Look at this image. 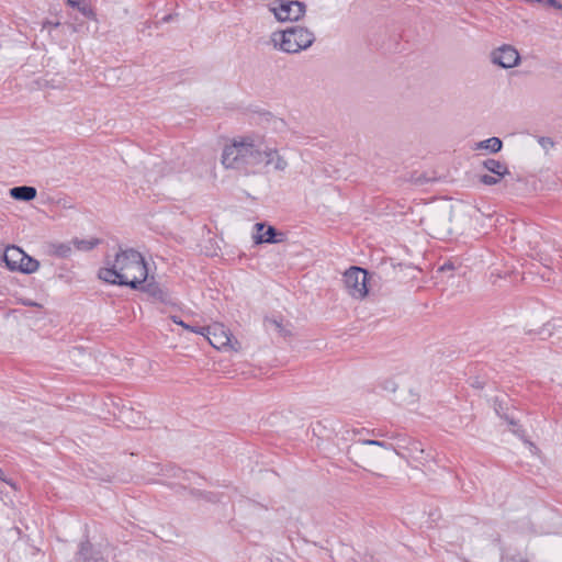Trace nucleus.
I'll list each match as a JSON object with an SVG mask.
<instances>
[{
  "mask_svg": "<svg viewBox=\"0 0 562 562\" xmlns=\"http://www.w3.org/2000/svg\"><path fill=\"white\" fill-rule=\"evenodd\" d=\"M543 4L548 7H552L557 10H562V3L558 0H543Z\"/></svg>",
  "mask_w": 562,
  "mask_h": 562,
  "instance_id": "24",
  "label": "nucleus"
},
{
  "mask_svg": "<svg viewBox=\"0 0 562 562\" xmlns=\"http://www.w3.org/2000/svg\"><path fill=\"white\" fill-rule=\"evenodd\" d=\"M207 330H202L200 335L207 338L209 342L216 349L231 346L232 334L223 325L215 324L212 326H203Z\"/></svg>",
  "mask_w": 562,
  "mask_h": 562,
  "instance_id": "7",
  "label": "nucleus"
},
{
  "mask_svg": "<svg viewBox=\"0 0 562 562\" xmlns=\"http://www.w3.org/2000/svg\"><path fill=\"white\" fill-rule=\"evenodd\" d=\"M36 189L30 186H20L10 189V195L20 201H32L36 196Z\"/></svg>",
  "mask_w": 562,
  "mask_h": 562,
  "instance_id": "13",
  "label": "nucleus"
},
{
  "mask_svg": "<svg viewBox=\"0 0 562 562\" xmlns=\"http://www.w3.org/2000/svg\"><path fill=\"white\" fill-rule=\"evenodd\" d=\"M263 142L254 136H237L223 148L222 164L244 176L259 175Z\"/></svg>",
  "mask_w": 562,
  "mask_h": 562,
  "instance_id": "2",
  "label": "nucleus"
},
{
  "mask_svg": "<svg viewBox=\"0 0 562 562\" xmlns=\"http://www.w3.org/2000/svg\"><path fill=\"white\" fill-rule=\"evenodd\" d=\"M503 177H498V176H491V175H482L480 176L479 180L481 183L485 184V186H494V184H497L501 179Z\"/></svg>",
  "mask_w": 562,
  "mask_h": 562,
  "instance_id": "21",
  "label": "nucleus"
},
{
  "mask_svg": "<svg viewBox=\"0 0 562 562\" xmlns=\"http://www.w3.org/2000/svg\"><path fill=\"white\" fill-rule=\"evenodd\" d=\"M483 167L492 172L495 176L498 177H505L506 175H509V170L507 166L499 160L490 158L483 161Z\"/></svg>",
  "mask_w": 562,
  "mask_h": 562,
  "instance_id": "15",
  "label": "nucleus"
},
{
  "mask_svg": "<svg viewBox=\"0 0 562 562\" xmlns=\"http://www.w3.org/2000/svg\"><path fill=\"white\" fill-rule=\"evenodd\" d=\"M0 481L5 482V483H8L10 485H13L10 481H8L5 479L4 473H3V471L1 469H0Z\"/></svg>",
  "mask_w": 562,
  "mask_h": 562,
  "instance_id": "28",
  "label": "nucleus"
},
{
  "mask_svg": "<svg viewBox=\"0 0 562 562\" xmlns=\"http://www.w3.org/2000/svg\"><path fill=\"white\" fill-rule=\"evenodd\" d=\"M171 321L177 324V325H180L182 326L184 329L189 330V331H192V333H195V334H199L202 333V330H207L206 328L204 327H200V326H191L187 323H184L179 316H176V315H172L171 316Z\"/></svg>",
  "mask_w": 562,
  "mask_h": 562,
  "instance_id": "20",
  "label": "nucleus"
},
{
  "mask_svg": "<svg viewBox=\"0 0 562 562\" xmlns=\"http://www.w3.org/2000/svg\"><path fill=\"white\" fill-rule=\"evenodd\" d=\"M452 269H453V265L452 263H445L443 266L440 267L441 271L452 270Z\"/></svg>",
  "mask_w": 562,
  "mask_h": 562,
  "instance_id": "27",
  "label": "nucleus"
},
{
  "mask_svg": "<svg viewBox=\"0 0 562 562\" xmlns=\"http://www.w3.org/2000/svg\"><path fill=\"white\" fill-rule=\"evenodd\" d=\"M514 562H529L527 559H524V558H519V559H514Z\"/></svg>",
  "mask_w": 562,
  "mask_h": 562,
  "instance_id": "30",
  "label": "nucleus"
},
{
  "mask_svg": "<svg viewBox=\"0 0 562 562\" xmlns=\"http://www.w3.org/2000/svg\"><path fill=\"white\" fill-rule=\"evenodd\" d=\"M23 258L24 251L16 246H8L3 252L5 266L11 271H18Z\"/></svg>",
  "mask_w": 562,
  "mask_h": 562,
  "instance_id": "12",
  "label": "nucleus"
},
{
  "mask_svg": "<svg viewBox=\"0 0 562 562\" xmlns=\"http://www.w3.org/2000/svg\"><path fill=\"white\" fill-rule=\"evenodd\" d=\"M38 268H40V262L36 259H34L33 257H31L24 252V258H23L18 271L30 274V273L37 271Z\"/></svg>",
  "mask_w": 562,
  "mask_h": 562,
  "instance_id": "17",
  "label": "nucleus"
},
{
  "mask_svg": "<svg viewBox=\"0 0 562 562\" xmlns=\"http://www.w3.org/2000/svg\"><path fill=\"white\" fill-rule=\"evenodd\" d=\"M367 446L381 447L386 450H392L397 456H400V452L394 448V446L386 441L373 439L359 440L348 448V456L350 460L355 462V464L362 468H364V465L372 464L373 460L378 457L375 453L368 451L366 448Z\"/></svg>",
  "mask_w": 562,
  "mask_h": 562,
  "instance_id": "4",
  "label": "nucleus"
},
{
  "mask_svg": "<svg viewBox=\"0 0 562 562\" xmlns=\"http://www.w3.org/2000/svg\"><path fill=\"white\" fill-rule=\"evenodd\" d=\"M53 252L54 255L60 257V258H67L71 255V245L70 244H65V243H60V244H56V245H53Z\"/></svg>",
  "mask_w": 562,
  "mask_h": 562,
  "instance_id": "19",
  "label": "nucleus"
},
{
  "mask_svg": "<svg viewBox=\"0 0 562 562\" xmlns=\"http://www.w3.org/2000/svg\"><path fill=\"white\" fill-rule=\"evenodd\" d=\"M255 227L258 232L254 236L256 244H262V243L279 244V243H283L285 240V234L278 232L273 226H268L263 233H261L266 227V225L263 223H257L255 225Z\"/></svg>",
  "mask_w": 562,
  "mask_h": 562,
  "instance_id": "10",
  "label": "nucleus"
},
{
  "mask_svg": "<svg viewBox=\"0 0 562 562\" xmlns=\"http://www.w3.org/2000/svg\"><path fill=\"white\" fill-rule=\"evenodd\" d=\"M347 293L355 300H363L368 293V271L360 267H350L344 273Z\"/></svg>",
  "mask_w": 562,
  "mask_h": 562,
  "instance_id": "5",
  "label": "nucleus"
},
{
  "mask_svg": "<svg viewBox=\"0 0 562 562\" xmlns=\"http://www.w3.org/2000/svg\"><path fill=\"white\" fill-rule=\"evenodd\" d=\"M98 277L104 282L139 289L148 278L144 257L135 249H120L113 261L99 270Z\"/></svg>",
  "mask_w": 562,
  "mask_h": 562,
  "instance_id": "1",
  "label": "nucleus"
},
{
  "mask_svg": "<svg viewBox=\"0 0 562 562\" xmlns=\"http://www.w3.org/2000/svg\"><path fill=\"white\" fill-rule=\"evenodd\" d=\"M261 165H260V173L263 172L266 168L272 166L276 171H284L288 168V161L283 156H281L277 148L269 147L267 145H262L261 149Z\"/></svg>",
  "mask_w": 562,
  "mask_h": 562,
  "instance_id": "9",
  "label": "nucleus"
},
{
  "mask_svg": "<svg viewBox=\"0 0 562 562\" xmlns=\"http://www.w3.org/2000/svg\"><path fill=\"white\" fill-rule=\"evenodd\" d=\"M23 304L26 306H40L37 303L32 301H23Z\"/></svg>",
  "mask_w": 562,
  "mask_h": 562,
  "instance_id": "29",
  "label": "nucleus"
},
{
  "mask_svg": "<svg viewBox=\"0 0 562 562\" xmlns=\"http://www.w3.org/2000/svg\"><path fill=\"white\" fill-rule=\"evenodd\" d=\"M100 240L98 238L92 239H79L75 238L72 239L71 244L78 249L88 251L93 249L97 245H99Z\"/></svg>",
  "mask_w": 562,
  "mask_h": 562,
  "instance_id": "18",
  "label": "nucleus"
},
{
  "mask_svg": "<svg viewBox=\"0 0 562 562\" xmlns=\"http://www.w3.org/2000/svg\"><path fill=\"white\" fill-rule=\"evenodd\" d=\"M519 59L517 49L510 45H502L491 53L492 63L502 68H513L519 63Z\"/></svg>",
  "mask_w": 562,
  "mask_h": 562,
  "instance_id": "8",
  "label": "nucleus"
},
{
  "mask_svg": "<svg viewBox=\"0 0 562 562\" xmlns=\"http://www.w3.org/2000/svg\"><path fill=\"white\" fill-rule=\"evenodd\" d=\"M538 143L546 151H549L554 146V142L551 137L541 136L538 138Z\"/></svg>",
  "mask_w": 562,
  "mask_h": 562,
  "instance_id": "22",
  "label": "nucleus"
},
{
  "mask_svg": "<svg viewBox=\"0 0 562 562\" xmlns=\"http://www.w3.org/2000/svg\"><path fill=\"white\" fill-rule=\"evenodd\" d=\"M305 4L300 1H282L272 8L276 19L280 22L297 21L305 14Z\"/></svg>",
  "mask_w": 562,
  "mask_h": 562,
  "instance_id": "6",
  "label": "nucleus"
},
{
  "mask_svg": "<svg viewBox=\"0 0 562 562\" xmlns=\"http://www.w3.org/2000/svg\"><path fill=\"white\" fill-rule=\"evenodd\" d=\"M138 290L148 293L149 295L154 296L155 299L161 302L167 301V293L154 281L147 282L146 280Z\"/></svg>",
  "mask_w": 562,
  "mask_h": 562,
  "instance_id": "14",
  "label": "nucleus"
},
{
  "mask_svg": "<svg viewBox=\"0 0 562 562\" xmlns=\"http://www.w3.org/2000/svg\"><path fill=\"white\" fill-rule=\"evenodd\" d=\"M265 323H269V324H272L280 333H283V327L281 325V323L277 319H271V318H266L265 319Z\"/></svg>",
  "mask_w": 562,
  "mask_h": 562,
  "instance_id": "26",
  "label": "nucleus"
},
{
  "mask_svg": "<svg viewBox=\"0 0 562 562\" xmlns=\"http://www.w3.org/2000/svg\"><path fill=\"white\" fill-rule=\"evenodd\" d=\"M200 495L207 502H217L218 498L215 494L211 493V492H207V493H200Z\"/></svg>",
  "mask_w": 562,
  "mask_h": 562,
  "instance_id": "25",
  "label": "nucleus"
},
{
  "mask_svg": "<svg viewBox=\"0 0 562 562\" xmlns=\"http://www.w3.org/2000/svg\"><path fill=\"white\" fill-rule=\"evenodd\" d=\"M169 20H170V15H167V16L164 18L165 22H168Z\"/></svg>",
  "mask_w": 562,
  "mask_h": 562,
  "instance_id": "31",
  "label": "nucleus"
},
{
  "mask_svg": "<svg viewBox=\"0 0 562 562\" xmlns=\"http://www.w3.org/2000/svg\"><path fill=\"white\" fill-rule=\"evenodd\" d=\"M314 41V33L302 26H291L271 34L273 47L286 54H296L307 49Z\"/></svg>",
  "mask_w": 562,
  "mask_h": 562,
  "instance_id": "3",
  "label": "nucleus"
},
{
  "mask_svg": "<svg viewBox=\"0 0 562 562\" xmlns=\"http://www.w3.org/2000/svg\"><path fill=\"white\" fill-rule=\"evenodd\" d=\"M503 147V142L498 137H491L485 140H481L475 145V149H485L492 154L498 153Z\"/></svg>",
  "mask_w": 562,
  "mask_h": 562,
  "instance_id": "16",
  "label": "nucleus"
},
{
  "mask_svg": "<svg viewBox=\"0 0 562 562\" xmlns=\"http://www.w3.org/2000/svg\"><path fill=\"white\" fill-rule=\"evenodd\" d=\"M535 2L543 3V0H533Z\"/></svg>",
  "mask_w": 562,
  "mask_h": 562,
  "instance_id": "33",
  "label": "nucleus"
},
{
  "mask_svg": "<svg viewBox=\"0 0 562 562\" xmlns=\"http://www.w3.org/2000/svg\"><path fill=\"white\" fill-rule=\"evenodd\" d=\"M76 560L77 562H106L102 553L88 540L80 543Z\"/></svg>",
  "mask_w": 562,
  "mask_h": 562,
  "instance_id": "11",
  "label": "nucleus"
},
{
  "mask_svg": "<svg viewBox=\"0 0 562 562\" xmlns=\"http://www.w3.org/2000/svg\"><path fill=\"white\" fill-rule=\"evenodd\" d=\"M417 445H418L417 442H413V446L415 449H417Z\"/></svg>",
  "mask_w": 562,
  "mask_h": 562,
  "instance_id": "32",
  "label": "nucleus"
},
{
  "mask_svg": "<svg viewBox=\"0 0 562 562\" xmlns=\"http://www.w3.org/2000/svg\"><path fill=\"white\" fill-rule=\"evenodd\" d=\"M509 424L510 425H516V423L514 420H509Z\"/></svg>",
  "mask_w": 562,
  "mask_h": 562,
  "instance_id": "34",
  "label": "nucleus"
},
{
  "mask_svg": "<svg viewBox=\"0 0 562 562\" xmlns=\"http://www.w3.org/2000/svg\"><path fill=\"white\" fill-rule=\"evenodd\" d=\"M79 1L80 0H66L68 5H70L71 8H77L80 12H82L83 14H87V12H88L87 8L80 7Z\"/></svg>",
  "mask_w": 562,
  "mask_h": 562,
  "instance_id": "23",
  "label": "nucleus"
}]
</instances>
